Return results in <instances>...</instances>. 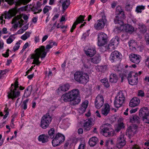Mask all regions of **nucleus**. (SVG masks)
<instances>
[{"mask_svg": "<svg viewBox=\"0 0 149 149\" xmlns=\"http://www.w3.org/2000/svg\"><path fill=\"white\" fill-rule=\"evenodd\" d=\"M116 13L118 16H120V17H122V18H124V13L123 10L121 9L120 6H118L116 8Z\"/></svg>", "mask_w": 149, "mask_h": 149, "instance_id": "34", "label": "nucleus"}, {"mask_svg": "<svg viewBox=\"0 0 149 149\" xmlns=\"http://www.w3.org/2000/svg\"><path fill=\"white\" fill-rule=\"evenodd\" d=\"M117 46H114L112 44L110 43L108 47V49L110 51H112Z\"/></svg>", "mask_w": 149, "mask_h": 149, "instance_id": "46", "label": "nucleus"}, {"mask_svg": "<svg viewBox=\"0 0 149 149\" xmlns=\"http://www.w3.org/2000/svg\"><path fill=\"white\" fill-rule=\"evenodd\" d=\"M149 114V111L147 107H143L139 111V116L144 119Z\"/></svg>", "mask_w": 149, "mask_h": 149, "instance_id": "19", "label": "nucleus"}, {"mask_svg": "<svg viewBox=\"0 0 149 149\" xmlns=\"http://www.w3.org/2000/svg\"><path fill=\"white\" fill-rule=\"evenodd\" d=\"M106 21L107 20L105 18V17L102 16V18L97 20L95 24V28L96 30L102 29L104 27Z\"/></svg>", "mask_w": 149, "mask_h": 149, "instance_id": "11", "label": "nucleus"}, {"mask_svg": "<svg viewBox=\"0 0 149 149\" xmlns=\"http://www.w3.org/2000/svg\"><path fill=\"white\" fill-rule=\"evenodd\" d=\"M144 93L142 90H140L138 91V96L143 97L144 96Z\"/></svg>", "mask_w": 149, "mask_h": 149, "instance_id": "50", "label": "nucleus"}, {"mask_svg": "<svg viewBox=\"0 0 149 149\" xmlns=\"http://www.w3.org/2000/svg\"><path fill=\"white\" fill-rule=\"evenodd\" d=\"M18 87V82L17 81H16L15 82L14 86L13 84H11L10 90L8 93V98L13 100L19 96L20 91L17 89Z\"/></svg>", "mask_w": 149, "mask_h": 149, "instance_id": "3", "label": "nucleus"}, {"mask_svg": "<svg viewBox=\"0 0 149 149\" xmlns=\"http://www.w3.org/2000/svg\"><path fill=\"white\" fill-rule=\"evenodd\" d=\"M146 40V44L147 45H149V36L148 34H146L145 37Z\"/></svg>", "mask_w": 149, "mask_h": 149, "instance_id": "51", "label": "nucleus"}, {"mask_svg": "<svg viewBox=\"0 0 149 149\" xmlns=\"http://www.w3.org/2000/svg\"><path fill=\"white\" fill-rule=\"evenodd\" d=\"M22 16L21 15H17V16L15 17L12 20V24L16 22V21L19 20L18 21L19 24H20L19 27H21L23 25V22L24 21L21 19Z\"/></svg>", "mask_w": 149, "mask_h": 149, "instance_id": "23", "label": "nucleus"}, {"mask_svg": "<svg viewBox=\"0 0 149 149\" xmlns=\"http://www.w3.org/2000/svg\"><path fill=\"white\" fill-rule=\"evenodd\" d=\"M17 13V11L14 9L10 10L8 13H6L5 15V19L11 18L12 17L16 15Z\"/></svg>", "mask_w": 149, "mask_h": 149, "instance_id": "24", "label": "nucleus"}, {"mask_svg": "<svg viewBox=\"0 0 149 149\" xmlns=\"http://www.w3.org/2000/svg\"><path fill=\"white\" fill-rule=\"evenodd\" d=\"M137 76V72L134 73L132 72L130 73L128 77V80L129 84L132 85L136 84L138 82Z\"/></svg>", "mask_w": 149, "mask_h": 149, "instance_id": "10", "label": "nucleus"}, {"mask_svg": "<svg viewBox=\"0 0 149 149\" xmlns=\"http://www.w3.org/2000/svg\"><path fill=\"white\" fill-rule=\"evenodd\" d=\"M118 3L117 2L113 1L111 4V7L112 8H114L116 6Z\"/></svg>", "mask_w": 149, "mask_h": 149, "instance_id": "55", "label": "nucleus"}, {"mask_svg": "<svg viewBox=\"0 0 149 149\" xmlns=\"http://www.w3.org/2000/svg\"><path fill=\"white\" fill-rule=\"evenodd\" d=\"M52 9L51 6H46L43 9V12L44 14H45L49 13V10Z\"/></svg>", "mask_w": 149, "mask_h": 149, "instance_id": "44", "label": "nucleus"}, {"mask_svg": "<svg viewBox=\"0 0 149 149\" xmlns=\"http://www.w3.org/2000/svg\"><path fill=\"white\" fill-rule=\"evenodd\" d=\"M8 72V71L6 70H0V74H2V75H3L6 74L7 72Z\"/></svg>", "mask_w": 149, "mask_h": 149, "instance_id": "60", "label": "nucleus"}, {"mask_svg": "<svg viewBox=\"0 0 149 149\" xmlns=\"http://www.w3.org/2000/svg\"><path fill=\"white\" fill-rule=\"evenodd\" d=\"M15 0H5V1L7 2L8 4L11 5L13 4Z\"/></svg>", "mask_w": 149, "mask_h": 149, "instance_id": "54", "label": "nucleus"}, {"mask_svg": "<svg viewBox=\"0 0 149 149\" xmlns=\"http://www.w3.org/2000/svg\"><path fill=\"white\" fill-rule=\"evenodd\" d=\"M70 87V85L69 84H66L60 86L58 88V90L65 92L68 91Z\"/></svg>", "mask_w": 149, "mask_h": 149, "instance_id": "36", "label": "nucleus"}, {"mask_svg": "<svg viewBox=\"0 0 149 149\" xmlns=\"http://www.w3.org/2000/svg\"><path fill=\"white\" fill-rule=\"evenodd\" d=\"M110 111L109 105L108 104H105L104 108L102 110V113L103 115L106 116L109 113Z\"/></svg>", "mask_w": 149, "mask_h": 149, "instance_id": "25", "label": "nucleus"}, {"mask_svg": "<svg viewBox=\"0 0 149 149\" xmlns=\"http://www.w3.org/2000/svg\"><path fill=\"white\" fill-rule=\"evenodd\" d=\"M130 121L132 123H139L140 121V119L139 116L136 115H133L130 117Z\"/></svg>", "mask_w": 149, "mask_h": 149, "instance_id": "37", "label": "nucleus"}, {"mask_svg": "<svg viewBox=\"0 0 149 149\" xmlns=\"http://www.w3.org/2000/svg\"><path fill=\"white\" fill-rule=\"evenodd\" d=\"M98 46H102L107 43L108 37L107 34L102 32L99 33L97 35Z\"/></svg>", "mask_w": 149, "mask_h": 149, "instance_id": "8", "label": "nucleus"}, {"mask_svg": "<svg viewBox=\"0 0 149 149\" xmlns=\"http://www.w3.org/2000/svg\"><path fill=\"white\" fill-rule=\"evenodd\" d=\"M93 119L92 118H90L86 120L83 124V127L84 130L88 131L89 130L92 126V121Z\"/></svg>", "mask_w": 149, "mask_h": 149, "instance_id": "18", "label": "nucleus"}, {"mask_svg": "<svg viewBox=\"0 0 149 149\" xmlns=\"http://www.w3.org/2000/svg\"><path fill=\"white\" fill-rule=\"evenodd\" d=\"M123 134L120 135L117 139L116 147L118 148H123L126 144L125 138Z\"/></svg>", "mask_w": 149, "mask_h": 149, "instance_id": "14", "label": "nucleus"}, {"mask_svg": "<svg viewBox=\"0 0 149 149\" xmlns=\"http://www.w3.org/2000/svg\"><path fill=\"white\" fill-rule=\"evenodd\" d=\"M128 44L130 47H134L135 45L136 44V42L133 40L130 41Z\"/></svg>", "mask_w": 149, "mask_h": 149, "instance_id": "48", "label": "nucleus"}, {"mask_svg": "<svg viewBox=\"0 0 149 149\" xmlns=\"http://www.w3.org/2000/svg\"><path fill=\"white\" fill-rule=\"evenodd\" d=\"M60 100L65 102H70L71 104V100L68 93L63 95L60 98Z\"/></svg>", "mask_w": 149, "mask_h": 149, "instance_id": "35", "label": "nucleus"}, {"mask_svg": "<svg viewBox=\"0 0 149 149\" xmlns=\"http://www.w3.org/2000/svg\"><path fill=\"white\" fill-rule=\"evenodd\" d=\"M31 0H18L16 2V5L20 6L22 4L26 5L29 3Z\"/></svg>", "mask_w": 149, "mask_h": 149, "instance_id": "40", "label": "nucleus"}, {"mask_svg": "<svg viewBox=\"0 0 149 149\" xmlns=\"http://www.w3.org/2000/svg\"><path fill=\"white\" fill-rule=\"evenodd\" d=\"M123 119L120 118L118 120V123L117 126L115 128V130L117 132H119L121 130L124 128L125 125L122 122Z\"/></svg>", "mask_w": 149, "mask_h": 149, "instance_id": "22", "label": "nucleus"}, {"mask_svg": "<svg viewBox=\"0 0 149 149\" xmlns=\"http://www.w3.org/2000/svg\"><path fill=\"white\" fill-rule=\"evenodd\" d=\"M42 6L41 3L40 1H38L37 3L36 6L37 8H40Z\"/></svg>", "mask_w": 149, "mask_h": 149, "instance_id": "62", "label": "nucleus"}, {"mask_svg": "<svg viewBox=\"0 0 149 149\" xmlns=\"http://www.w3.org/2000/svg\"><path fill=\"white\" fill-rule=\"evenodd\" d=\"M138 109V108H136L134 109H132L130 111V112L131 113H134L136 112Z\"/></svg>", "mask_w": 149, "mask_h": 149, "instance_id": "59", "label": "nucleus"}, {"mask_svg": "<svg viewBox=\"0 0 149 149\" xmlns=\"http://www.w3.org/2000/svg\"><path fill=\"white\" fill-rule=\"evenodd\" d=\"M147 120V121L146 122V123L149 124V114L147 116L144 118Z\"/></svg>", "mask_w": 149, "mask_h": 149, "instance_id": "63", "label": "nucleus"}, {"mask_svg": "<svg viewBox=\"0 0 149 149\" xmlns=\"http://www.w3.org/2000/svg\"><path fill=\"white\" fill-rule=\"evenodd\" d=\"M29 43L28 42H27L26 43L23 47V49L22 50V51H24L27 47Z\"/></svg>", "mask_w": 149, "mask_h": 149, "instance_id": "57", "label": "nucleus"}, {"mask_svg": "<svg viewBox=\"0 0 149 149\" xmlns=\"http://www.w3.org/2000/svg\"><path fill=\"white\" fill-rule=\"evenodd\" d=\"M2 33L3 34H6L8 33L7 29L6 28H3L2 29Z\"/></svg>", "mask_w": 149, "mask_h": 149, "instance_id": "56", "label": "nucleus"}, {"mask_svg": "<svg viewBox=\"0 0 149 149\" xmlns=\"http://www.w3.org/2000/svg\"><path fill=\"white\" fill-rule=\"evenodd\" d=\"M32 89L33 87L32 86H28L25 90L24 95L26 97H29L31 94Z\"/></svg>", "mask_w": 149, "mask_h": 149, "instance_id": "38", "label": "nucleus"}, {"mask_svg": "<svg viewBox=\"0 0 149 149\" xmlns=\"http://www.w3.org/2000/svg\"><path fill=\"white\" fill-rule=\"evenodd\" d=\"M85 53L87 56L92 57L96 54L95 48L94 47H89L88 49L84 50Z\"/></svg>", "mask_w": 149, "mask_h": 149, "instance_id": "16", "label": "nucleus"}, {"mask_svg": "<svg viewBox=\"0 0 149 149\" xmlns=\"http://www.w3.org/2000/svg\"><path fill=\"white\" fill-rule=\"evenodd\" d=\"M52 120V117L49 114H46L42 118L40 126L43 129H46L49 126Z\"/></svg>", "mask_w": 149, "mask_h": 149, "instance_id": "6", "label": "nucleus"}, {"mask_svg": "<svg viewBox=\"0 0 149 149\" xmlns=\"http://www.w3.org/2000/svg\"><path fill=\"white\" fill-rule=\"evenodd\" d=\"M139 31L140 34H143L147 31V29L145 25L142 24H139Z\"/></svg>", "mask_w": 149, "mask_h": 149, "instance_id": "33", "label": "nucleus"}, {"mask_svg": "<svg viewBox=\"0 0 149 149\" xmlns=\"http://www.w3.org/2000/svg\"><path fill=\"white\" fill-rule=\"evenodd\" d=\"M125 97L122 92H119L118 95L116 97L114 101V104L116 108H119L121 107L124 103Z\"/></svg>", "mask_w": 149, "mask_h": 149, "instance_id": "5", "label": "nucleus"}, {"mask_svg": "<svg viewBox=\"0 0 149 149\" xmlns=\"http://www.w3.org/2000/svg\"><path fill=\"white\" fill-rule=\"evenodd\" d=\"M68 142H67L65 143L64 145V148L65 149H70V146Z\"/></svg>", "mask_w": 149, "mask_h": 149, "instance_id": "53", "label": "nucleus"}, {"mask_svg": "<svg viewBox=\"0 0 149 149\" xmlns=\"http://www.w3.org/2000/svg\"><path fill=\"white\" fill-rule=\"evenodd\" d=\"M85 17V16L80 15L77 19L76 21L74 22L70 30V32H72L75 29L76 26L77 24L83 22L84 21V18Z\"/></svg>", "mask_w": 149, "mask_h": 149, "instance_id": "17", "label": "nucleus"}, {"mask_svg": "<svg viewBox=\"0 0 149 149\" xmlns=\"http://www.w3.org/2000/svg\"><path fill=\"white\" fill-rule=\"evenodd\" d=\"M119 39L117 36L113 38L111 40L110 43L112 44L114 46H117L119 43Z\"/></svg>", "mask_w": 149, "mask_h": 149, "instance_id": "39", "label": "nucleus"}, {"mask_svg": "<svg viewBox=\"0 0 149 149\" xmlns=\"http://www.w3.org/2000/svg\"><path fill=\"white\" fill-rule=\"evenodd\" d=\"M88 101L86 100L83 102L79 109L80 113H83L84 112L88 105Z\"/></svg>", "mask_w": 149, "mask_h": 149, "instance_id": "21", "label": "nucleus"}, {"mask_svg": "<svg viewBox=\"0 0 149 149\" xmlns=\"http://www.w3.org/2000/svg\"><path fill=\"white\" fill-rule=\"evenodd\" d=\"M84 145L83 144H81L79 145L78 149H84Z\"/></svg>", "mask_w": 149, "mask_h": 149, "instance_id": "64", "label": "nucleus"}, {"mask_svg": "<svg viewBox=\"0 0 149 149\" xmlns=\"http://www.w3.org/2000/svg\"><path fill=\"white\" fill-rule=\"evenodd\" d=\"M38 8H37L36 6V7L33 6L31 8V10L32 11L34 12H36L38 10Z\"/></svg>", "mask_w": 149, "mask_h": 149, "instance_id": "61", "label": "nucleus"}, {"mask_svg": "<svg viewBox=\"0 0 149 149\" xmlns=\"http://www.w3.org/2000/svg\"><path fill=\"white\" fill-rule=\"evenodd\" d=\"M49 136L45 134L40 135L38 137V140L41 141L43 143L47 142L48 141Z\"/></svg>", "mask_w": 149, "mask_h": 149, "instance_id": "29", "label": "nucleus"}, {"mask_svg": "<svg viewBox=\"0 0 149 149\" xmlns=\"http://www.w3.org/2000/svg\"><path fill=\"white\" fill-rule=\"evenodd\" d=\"M145 9V6H137L136 9V11L137 13H141L142 10Z\"/></svg>", "mask_w": 149, "mask_h": 149, "instance_id": "43", "label": "nucleus"}, {"mask_svg": "<svg viewBox=\"0 0 149 149\" xmlns=\"http://www.w3.org/2000/svg\"><path fill=\"white\" fill-rule=\"evenodd\" d=\"M140 100L136 97H133L130 100L129 105L131 107H134L139 105L140 102Z\"/></svg>", "mask_w": 149, "mask_h": 149, "instance_id": "20", "label": "nucleus"}, {"mask_svg": "<svg viewBox=\"0 0 149 149\" xmlns=\"http://www.w3.org/2000/svg\"><path fill=\"white\" fill-rule=\"evenodd\" d=\"M88 75L86 73H83L81 77L80 83L82 84H86L89 81Z\"/></svg>", "mask_w": 149, "mask_h": 149, "instance_id": "26", "label": "nucleus"}, {"mask_svg": "<svg viewBox=\"0 0 149 149\" xmlns=\"http://www.w3.org/2000/svg\"><path fill=\"white\" fill-rule=\"evenodd\" d=\"M122 17H120V16H116L115 18L114 19V22L116 24H119L120 26V27H117L115 28L114 31L115 32L117 31V32H119L121 30H123V28H122V26H124V22L123 20L125 18V16L124 18H122Z\"/></svg>", "mask_w": 149, "mask_h": 149, "instance_id": "9", "label": "nucleus"}, {"mask_svg": "<svg viewBox=\"0 0 149 149\" xmlns=\"http://www.w3.org/2000/svg\"><path fill=\"white\" fill-rule=\"evenodd\" d=\"M70 3L69 0H66L64 1L62 3V6L63 10H65L69 7Z\"/></svg>", "mask_w": 149, "mask_h": 149, "instance_id": "41", "label": "nucleus"}, {"mask_svg": "<svg viewBox=\"0 0 149 149\" xmlns=\"http://www.w3.org/2000/svg\"><path fill=\"white\" fill-rule=\"evenodd\" d=\"M20 43L17 42L16 43L15 45L14 46L13 49L14 51L18 50L19 47Z\"/></svg>", "mask_w": 149, "mask_h": 149, "instance_id": "49", "label": "nucleus"}, {"mask_svg": "<svg viewBox=\"0 0 149 149\" xmlns=\"http://www.w3.org/2000/svg\"><path fill=\"white\" fill-rule=\"evenodd\" d=\"M100 132L105 137L112 136L114 133L112 125L107 123L102 125L100 127Z\"/></svg>", "mask_w": 149, "mask_h": 149, "instance_id": "4", "label": "nucleus"}, {"mask_svg": "<svg viewBox=\"0 0 149 149\" xmlns=\"http://www.w3.org/2000/svg\"><path fill=\"white\" fill-rule=\"evenodd\" d=\"M101 82L103 83V84H104L108 81V80L107 78H104V79H101Z\"/></svg>", "mask_w": 149, "mask_h": 149, "instance_id": "58", "label": "nucleus"}, {"mask_svg": "<svg viewBox=\"0 0 149 149\" xmlns=\"http://www.w3.org/2000/svg\"><path fill=\"white\" fill-rule=\"evenodd\" d=\"M29 101V99H27L23 101L21 107L23 109L26 110L27 108V103Z\"/></svg>", "mask_w": 149, "mask_h": 149, "instance_id": "45", "label": "nucleus"}, {"mask_svg": "<svg viewBox=\"0 0 149 149\" xmlns=\"http://www.w3.org/2000/svg\"><path fill=\"white\" fill-rule=\"evenodd\" d=\"M9 49H8L7 50L6 52L5 53V54H2V55L5 57H8L9 56Z\"/></svg>", "mask_w": 149, "mask_h": 149, "instance_id": "52", "label": "nucleus"}, {"mask_svg": "<svg viewBox=\"0 0 149 149\" xmlns=\"http://www.w3.org/2000/svg\"><path fill=\"white\" fill-rule=\"evenodd\" d=\"M82 73L79 71L76 72L74 74V79L75 80L80 83L81 77L83 74Z\"/></svg>", "mask_w": 149, "mask_h": 149, "instance_id": "31", "label": "nucleus"}, {"mask_svg": "<svg viewBox=\"0 0 149 149\" xmlns=\"http://www.w3.org/2000/svg\"><path fill=\"white\" fill-rule=\"evenodd\" d=\"M123 27L124 29L127 32L131 33L134 30V28L131 25L128 24H125Z\"/></svg>", "mask_w": 149, "mask_h": 149, "instance_id": "32", "label": "nucleus"}, {"mask_svg": "<svg viewBox=\"0 0 149 149\" xmlns=\"http://www.w3.org/2000/svg\"><path fill=\"white\" fill-rule=\"evenodd\" d=\"M118 79V77L116 73H112L110 75L109 81L111 83H116Z\"/></svg>", "mask_w": 149, "mask_h": 149, "instance_id": "28", "label": "nucleus"}, {"mask_svg": "<svg viewBox=\"0 0 149 149\" xmlns=\"http://www.w3.org/2000/svg\"><path fill=\"white\" fill-rule=\"evenodd\" d=\"M14 39V38L13 36H10L8 38L7 40V43L8 44H10L12 43Z\"/></svg>", "mask_w": 149, "mask_h": 149, "instance_id": "47", "label": "nucleus"}, {"mask_svg": "<svg viewBox=\"0 0 149 149\" xmlns=\"http://www.w3.org/2000/svg\"><path fill=\"white\" fill-rule=\"evenodd\" d=\"M35 52V53L31 55L30 58L33 59L32 64H36L38 65L40 63L39 60L40 57H41V59L44 58L47 54V52H45L44 46H42L40 48L36 49Z\"/></svg>", "mask_w": 149, "mask_h": 149, "instance_id": "1", "label": "nucleus"}, {"mask_svg": "<svg viewBox=\"0 0 149 149\" xmlns=\"http://www.w3.org/2000/svg\"><path fill=\"white\" fill-rule=\"evenodd\" d=\"M104 99L103 96L99 94L96 97L95 101V107L97 109L101 108L104 103Z\"/></svg>", "mask_w": 149, "mask_h": 149, "instance_id": "12", "label": "nucleus"}, {"mask_svg": "<svg viewBox=\"0 0 149 149\" xmlns=\"http://www.w3.org/2000/svg\"><path fill=\"white\" fill-rule=\"evenodd\" d=\"M129 58L130 61L136 64H138L140 62L141 58L140 56L139 55L132 53L129 56Z\"/></svg>", "mask_w": 149, "mask_h": 149, "instance_id": "15", "label": "nucleus"}, {"mask_svg": "<svg viewBox=\"0 0 149 149\" xmlns=\"http://www.w3.org/2000/svg\"><path fill=\"white\" fill-rule=\"evenodd\" d=\"M121 54L117 51H115L111 54L109 58L111 62H116L118 61L121 58Z\"/></svg>", "mask_w": 149, "mask_h": 149, "instance_id": "13", "label": "nucleus"}, {"mask_svg": "<svg viewBox=\"0 0 149 149\" xmlns=\"http://www.w3.org/2000/svg\"><path fill=\"white\" fill-rule=\"evenodd\" d=\"M65 140V137L63 135L59 133L56 134L54 138L52 141V144L53 146H59Z\"/></svg>", "mask_w": 149, "mask_h": 149, "instance_id": "7", "label": "nucleus"}, {"mask_svg": "<svg viewBox=\"0 0 149 149\" xmlns=\"http://www.w3.org/2000/svg\"><path fill=\"white\" fill-rule=\"evenodd\" d=\"M101 60V56L99 54H97L95 56L90 59L91 62L94 64L98 63L100 62Z\"/></svg>", "mask_w": 149, "mask_h": 149, "instance_id": "27", "label": "nucleus"}, {"mask_svg": "<svg viewBox=\"0 0 149 149\" xmlns=\"http://www.w3.org/2000/svg\"><path fill=\"white\" fill-rule=\"evenodd\" d=\"M54 132V129L53 128L51 129L49 131V135L51 138L52 139L54 137L55 135Z\"/></svg>", "mask_w": 149, "mask_h": 149, "instance_id": "42", "label": "nucleus"}, {"mask_svg": "<svg viewBox=\"0 0 149 149\" xmlns=\"http://www.w3.org/2000/svg\"><path fill=\"white\" fill-rule=\"evenodd\" d=\"M98 141V140L96 137H93L90 139L89 144L90 146L93 147L96 145Z\"/></svg>", "mask_w": 149, "mask_h": 149, "instance_id": "30", "label": "nucleus"}, {"mask_svg": "<svg viewBox=\"0 0 149 149\" xmlns=\"http://www.w3.org/2000/svg\"><path fill=\"white\" fill-rule=\"evenodd\" d=\"M68 93L71 100V105H75L80 102L81 99L79 96V91L78 89H73L69 91Z\"/></svg>", "mask_w": 149, "mask_h": 149, "instance_id": "2", "label": "nucleus"}]
</instances>
